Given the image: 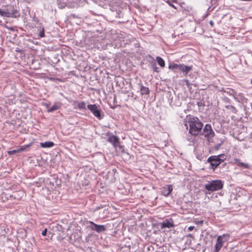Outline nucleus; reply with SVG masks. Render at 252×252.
<instances>
[{"instance_id":"1","label":"nucleus","mask_w":252,"mask_h":252,"mask_svg":"<svg viewBox=\"0 0 252 252\" xmlns=\"http://www.w3.org/2000/svg\"><path fill=\"white\" fill-rule=\"evenodd\" d=\"M188 123L189 126V133L194 136L197 135L201 132L203 124L198 118L194 117H189Z\"/></svg>"},{"instance_id":"2","label":"nucleus","mask_w":252,"mask_h":252,"mask_svg":"<svg viewBox=\"0 0 252 252\" xmlns=\"http://www.w3.org/2000/svg\"><path fill=\"white\" fill-rule=\"evenodd\" d=\"M226 156L224 154H221L218 156H211L207 161L210 163V164L214 169L217 168L222 162L226 159Z\"/></svg>"},{"instance_id":"3","label":"nucleus","mask_w":252,"mask_h":252,"mask_svg":"<svg viewBox=\"0 0 252 252\" xmlns=\"http://www.w3.org/2000/svg\"><path fill=\"white\" fill-rule=\"evenodd\" d=\"M222 187V182L220 180L212 181L205 186V188L208 191H211L220 190L221 189Z\"/></svg>"},{"instance_id":"4","label":"nucleus","mask_w":252,"mask_h":252,"mask_svg":"<svg viewBox=\"0 0 252 252\" xmlns=\"http://www.w3.org/2000/svg\"><path fill=\"white\" fill-rule=\"evenodd\" d=\"M228 237V235L225 234L218 237L214 252H219L224 242L227 240Z\"/></svg>"},{"instance_id":"5","label":"nucleus","mask_w":252,"mask_h":252,"mask_svg":"<svg viewBox=\"0 0 252 252\" xmlns=\"http://www.w3.org/2000/svg\"><path fill=\"white\" fill-rule=\"evenodd\" d=\"M203 134L207 138L208 141L210 142L214 136V132L213 131L211 125H206L203 129Z\"/></svg>"},{"instance_id":"6","label":"nucleus","mask_w":252,"mask_h":252,"mask_svg":"<svg viewBox=\"0 0 252 252\" xmlns=\"http://www.w3.org/2000/svg\"><path fill=\"white\" fill-rule=\"evenodd\" d=\"M87 108L99 120L101 119V111L98 109V107L95 104L88 105Z\"/></svg>"},{"instance_id":"7","label":"nucleus","mask_w":252,"mask_h":252,"mask_svg":"<svg viewBox=\"0 0 252 252\" xmlns=\"http://www.w3.org/2000/svg\"><path fill=\"white\" fill-rule=\"evenodd\" d=\"M17 11L13 8L8 9L6 10H3L0 9V15L7 17H15Z\"/></svg>"},{"instance_id":"8","label":"nucleus","mask_w":252,"mask_h":252,"mask_svg":"<svg viewBox=\"0 0 252 252\" xmlns=\"http://www.w3.org/2000/svg\"><path fill=\"white\" fill-rule=\"evenodd\" d=\"M90 227L93 230H95L97 232L100 233L101 232H103L106 230L105 226L103 225H98L93 221L90 222Z\"/></svg>"},{"instance_id":"9","label":"nucleus","mask_w":252,"mask_h":252,"mask_svg":"<svg viewBox=\"0 0 252 252\" xmlns=\"http://www.w3.org/2000/svg\"><path fill=\"white\" fill-rule=\"evenodd\" d=\"M174 226L173 221L172 219L170 220H165L161 223V228L163 229L164 228H172Z\"/></svg>"},{"instance_id":"10","label":"nucleus","mask_w":252,"mask_h":252,"mask_svg":"<svg viewBox=\"0 0 252 252\" xmlns=\"http://www.w3.org/2000/svg\"><path fill=\"white\" fill-rule=\"evenodd\" d=\"M172 189V185H166L162 189L161 191V194L165 196H167L171 193Z\"/></svg>"},{"instance_id":"11","label":"nucleus","mask_w":252,"mask_h":252,"mask_svg":"<svg viewBox=\"0 0 252 252\" xmlns=\"http://www.w3.org/2000/svg\"><path fill=\"white\" fill-rule=\"evenodd\" d=\"M108 140L110 143L112 144L115 147L119 145V139L116 136L111 135L109 137Z\"/></svg>"},{"instance_id":"12","label":"nucleus","mask_w":252,"mask_h":252,"mask_svg":"<svg viewBox=\"0 0 252 252\" xmlns=\"http://www.w3.org/2000/svg\"><path fill=\"white\" fill-rule=\"evenodd\" d=\"M192 66H187L184 64H180L179 70H181L183 73L187 74L190 70H192Z\"/></svg>"},{"instance_id":"13","label":"nucleus","mask_w":252,"mask_h":252,"mask_svg":"<svg viewBox=\"0 0 252 252\" xmlns=\"http://www.w3.org/2000/svg\"><path fill=\"white\" fill-rule=\"evenodd\" d=\"M24 194L25 193L23 191L19 190L13 192V194H12L11 196L13 197L14 199L20 200L24 195Z\"/></svg>"},{"instance_id":"14","label":"nucleus","mask_w":252,"mask_h":252,"mask_svg":"<svg viewBox=\"0 0 252 252\" xmlns=\"http://www.w3.org/2000/svg\"><path fill=\"white\" fill-rule=\"evenodd\" d=\"M54 145V143L51 141H47L43 143H40V147L44 148L52 147Z\"/></svg>"},{"instance_id":"15","label":"nucleus","mask_w":252,"mask_h":252,"mask_svg":"<svg viewBox=\"0 0 252 252\" xmlns=\"http://www.w3.org/2000/svg\"><path fill=\"white\" fill-rule=\"evenodd\" d=\"M234 161L238 164L239 167L244 166L245 168L249 169L250 168V166L248 163H243L240 161V160L238 158H235Z\"/></svg>"},{"instance_id":"16","label":"nucleus","mask_w":252,"mask_h":252,"mask_svg":"<svg viewBox=\"0 0 252 252\" xmlns=\"http://www.w3.org/2000/svg\"><path fill=\"white\" fill-rule=\"evenodd\" d=\"M61 108L60 104L59 103H55L53 106L48 109L47 111L48 112H51L59 109Z\"/></svg>"},{"instance_id":"17","label":"nucleus","mask_w":252,"mask_h":252,"mask_svg":"<svg viewBox=\"0 0 252 252\" xmlns=\"http://www.w3.org/2000/svg\"><path fill=\"white\" fill-rule=\"evenodd\" d=\"M222 91H223L224 93L233 96H235L236 94L234 90L231 89H227V90H223V89Z\"/></svg>"},{"instance_id":"18","label":"nucleus","mask_w":252,"mask_h":252,"mask_svg":"<svg viewBox=\"0 0 252 252\" xmlns=\"http://www.w3.org/2000/svg\"><path fill=\"white\" fill-rule=\"evenodd\" d=\"M157 61L158 64L161 67H163L165 66V63L164 60L160 57H157Z\"/></svg>"},{"instance_id":"19","label":"nucleus","mask_w":252,"mask_h":252,"mask_svg":"<svg viewBox=\"0 0 252 252\" xmlns=\"http://www.w3.org/2000/svg\"><path fill=\"white\" fill-rule=\"evenodd\" d=\"M180 64L171 63L169 65L168 68L170 69H176L179 70Z\"/></svg>"},{"instance_id":"20","label":"nucleus","mask_w":252,"mask_h":252,"mask_svg":"<svg viewBox=\"0 0 252 252\" xmlns=\"http://www.w3.org/2000/svg\"><path fill=\"white\" fill-rule=\"evenodd\" d=\"M149 93V90L148 88L142 86L141 88V94H147Z\"/></svg>"},{"instance_id":"21","label":"nucleus","mask_w":252,"mask_h":252,"mask_svg":"<svg viewBox=\"0 0 252 252\" xmlns=\"http://www.w3.org/2000/svg\"><path fill=\"white\" fill-rule=\"evenodd\" d=\"M78 108L79 109H86V104L84 102H78L77 104Z\"/></svg>"},{"instance_id":"22","label":"nucleus","mask_w":252,"mask_h":252,"mask_svg":"<svg viewBox=\"0 0 252 252\" xmlns=\"http://www.w3.org/2000/svg\"><path fill=\"white\" fill-rule=\"evenodd\" d=\"M18 152H19L18 150H12V151H8V153L9 155H13V154H16V153H18Z\"/></svg>"},{"instance_id":"23","label":"nucleus","mask_w":252,"mask_h":252,"mask_svg":"<svg viewBox=\"0 0 252 252\" xmlns=\"http://www.w3.org/2000/svg\"><path fill=\"white\" fill-rule=\"evenodd\" d=\"M28 146H22L18 150H19V152H22V151H25L26 150V148H28Z\"/></svg>"},{"instance_id":"24","label":"nucleus","mask_w":252,"mask_h":252,"mask_svg":"<svg viewBox=\"0 0 252 252\" xmlns=\"http://www.w3.org/2000/svg\"><path fill=\"white\" fill-rule=\"evenodd\" d=\"M19 231H20L21 233H23L24 235L22 236L23 238L26 237V230L25 229H21L19 230Z\"/></svg>"},{"instance_id":"25","label":"nucleus","mask_w":252,"mask_h":252,"mask_svg":"<svg viewBox=\"0 0 252 252\" xmlns=\"http://www.w3.org/2000/svg\"><path fill=\"white\" fill-rule=\"evenodd\" d=\"M47 229H45L44 230H43L41 233L42 235L43 236H46V234H47Z\"/></svg>"},{"instance_id":"26","label":"nucleus","mask_w":252,"mask_h":252,"mask_svg":"<svg viewBox=\"0 0 252 252\" xmlns=\"http://www.w3.org/2000/svg\"><path fill=\"white\" fill-rule=\"evenodd\" d=\"M185 82H186V85L187 86L188 88L190 87V83L189 82V81L188 80H185Z\"/></svg>"},{"instance_id":"27","label":"nucleus","mask_w":252,"mask_h":252,"mask_svg":"<svg viewBox=\"0 0 252 252\" xmlns=\"http://www.w3.org/2000/svg\"><path fill=\"white\" fill-rule=\"evenodd\" d=\"M167 3L171 6H172V7H174V8H176L175 6L173 4H172L170 1H167Z\"/></svg>"},{"instance_id":"28","label":"nucleus","mask_w":252,"mask_h":252,"mask_svg":"<svg viewBox=\"0 0 252 252\" xmlns=\"http://www.w3.org/2000/svg\"><path fill=\"white\" fill-rule=\"evenodd\" d=\"M194 227L193 226H190L188 228V230L190 231H192L194 229Z\"/></svg>"},{"instance_id":"29","label":"nucleus","mask_w":252,"mask_h":252,"mask_svg":"<svg viewBox=\"0 0 252 252\" xmlns=\"http://www.w3.org/2000/svg\"><path fill=\"white\" fill-rule=\"evenodd\" d=\"M153 66H154V70L155 71L158 72V71L157 70L158 68L156 67L155 63L153 65Z\"/></svg>"},{"instance_id":"30","label":"nucleus","mask_w":252,"mask_h":252,"mask_svg":"<svg viewBox=\"0 0 252 252\" xmlns=\"http://www.w3.org/2000/svg\"><path fill=\"white\" fill-rule=\"evenodd\" d=\"M209 23H210V24L211 25V26L212 27H213V25H214V23H213V22L212 21H210V22H209Z\"/></svg>"},{"instance_id":"31","label":"nucleus","mask_w":252,"mask_h":252,"mask_svg":"<svg viewBox=\"0 0 252 252\" xmlns=\"http://www.w3.org/2000/svg\"><path fill=\"white\" fill-rule=\"evenodd\" d=\"M40 36L41 37H43L44 36V32H43L40 33Z\"/></svg>"},{"instance_id":"32","label":"nucleus","mask_w":252,"mask_h":252,"mask_svg":"<svg viewBox=\"0 0 252 252\" xmlns=\"http://www.w3.org/2000/svg\"><path fill=\"white\" fill-rule=\"evenodd\" d=\"M173 2L176 1L177 0H172Z\"/></svg>"},{"instance_id":"33","label":"nucleus","mask_w":252,"mask_h":252,"mask_svg":"<svg viewBox=\"0 0 252 252\" xmlns=\"http://www.w3.org/2000/svg\"><path fill=\"white\" fill-rule=\"evenodd\" d=\"M251 83L252 84V80H251Z\"/></svg>"}]
</instances>
